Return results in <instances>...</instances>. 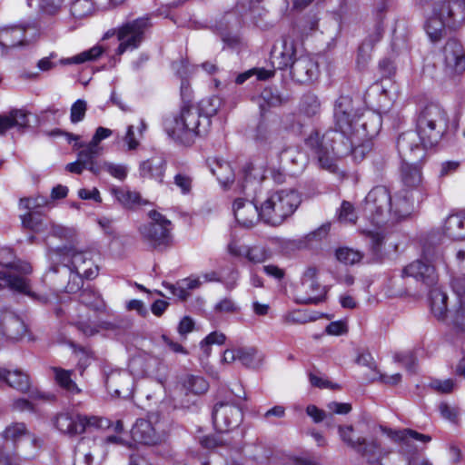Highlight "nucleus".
Returning a JSON list of instances; mask_svg holds the SVG:
<instances>
[{
    "mask_svg": "<svg viewBox=\"0 0 465 465\" xmlns=\"http://www.w3.org/2000/svg\"><path fill=\"white\" fill-rule=\"evenodd\" d=\"M238 361L248 368H256L261 362V355L255 348H240Z\"/></svg>",
    "mask_w": 465,
    "mask_h": 465,
    "instance_id": "obj_48",
    "label": "nucleus"
},
{
    "mask_svg": "<svg viewBox=\"0 0 465 465\" xmlns=\"http://www.w3.org/2000/svg\"><path fill=\"white\" fill-rule=\"evenodd\" d=\"M448 28L447 21L441 19L432 11L431 15L427 19L425 24L426 33L431 42L436 43L443 38L445 30Z\"/></svg>",
    "mask_w": 465,
    "mask_h": 465,
    "instance_id": "obj_36",
    "label": "nucleus"
},
{
    "mask_svg": "<svg viewBox=\"0 0 465 465\" xmlns=\"http://www.w3.org/2000/svg\"><path fill=\"white\" fill-rule=\"evenodd\" d=\"M56 383L71 394H78L81 390L72 380L73 371H67L59 367H52Z\"/></svg>",
    "mask_w": 465,
    "mask_h": 465,
    "instance_id": "obj_37",
    "label": "nucleus"
},
{
    "mask_svg": "<svg viewBox=\"0 0 465 465\" xmlns=\"http://www.w3.org/2000/svg\"><path fill=\"white\" fill-rule=\"evenodd\" d=\"M448 317L454 331L465 337V302L460 301L458 307L450 312Z\"/></svg>",
    "mask_w": 465,
    "mask_h": 465,
    "instance_id": "obj_43",
    "label": "nucleus"
},
{
    "mask_svg": "<svg viewBox=\"0 0 465 465\" xmlns=\"http://www.w3.org/2000/svg\"><path fill=\"white\" fill-rule=\"evenodd\" d=\"M371 150V140L367 141H361L359 143H355L352 144V147L351 150H349L347 153H345L341 157H343L345 155H348L351 153L353 157L356 160H362L365 156V154ZM337 155H334L333 163H335V158H337ZM335 167V163H333V166L331 169H328L329 171H332Z\"/></svg>",
    "mask_w": 465,
    "mask_h": 465,
    "instance_id": "obj_57",
    "label": "nucleus"
},
{
    "mask_svg": "<svg viewBox=\"0 0 465 465\" xmlns=\"http://www.w3.org/2000/svg\"><path fill=\"white\" fill-rule=\"evenodd\" d=\"M280 163L284 169L293 174L304 170L307 155L298 146H288L279 153Z\"/></svg>",
    "mask_w": 465,
    "mask_h": 465,
    "instance_id": "obj_27",
    "label": "nucleus"
},
{
    "mask_svg": "<svg viewBox=\"0 0 465 465\" xmlns=\"http://www.w3.org/2000/svg\"><path fill=\"white\" fill-rule=\"evenodd\" d=\"M150 26V18L143 16L126 22L118 27L116 35L120 44L116 49V54L122 55L126 51L138 48L144 39L145 31Z\"/></svg>",
    "mask_w": 465,
    "mask_h": 465,
    "instance_id": "obj_12",
    "label": "nucleus"
},
{
    "mask_svg": "<svg viewBox=\"0 0 465 465\" xmlns=\"http://www.w3.org/2000/svg\"><path fill=\"white\" fill-rule=\"evenodd\" d=\"M394 361L402 363L409 372H417V358L412 351L397 352Z\"/></svg>",
    "mask_w": 465,
    "mask_h": 465,
    "instance_id": "obj_59",
    "label": "nucleus"
},
{
    "mask_svg": "<svg viewBox=\"0 0 465 465\" xmlns=\"http://www.w3.org/2000/svg\"><path fill=\"white\" fill-rule=\"evenodd\" d=\"M383 28L379 23L376 27V31L374 35H371L367 38L362 45L359 48L358 54V61L361 58L364 63L368 61L370 55L368 54L369 50H371L374 45V43L379 42L382 37Z\"/></svg>",
    "mask_w": 465,
    "mask_h": 465,
    "instance_id": "obj_49",
    "label": "nucleus"
},
{
    "mask_svg": "<svg viewBox=\"0 0 465 465\" xmlns=\"http://www.w3.org/2000/svg\"><path fill=\"white\" fill-rule=\"evenodd\" d=\"M0 285L8 286L14 292L26 295L34 301L46 302L47 297L32 291L27 278L32 272V266L26 262L15 260V254L10 248L0 249Z\"/></svg>",
    "mask_w": 465,
    "mask_h": 465,
    "instance_id": "obj_6",
    "label": "nucleus"
},
{
    "mask_svg": "<svg viewBox=\"0 0 465 465\" xmlns=\"http://www.w3.org/2000/svg\"><path fill=\"white\" fill-rule=\"evenodd\" d=\"M225 335L222 332L213 331L207 335L204 340L201 341V347L206 355L210 353L209 346L211 344L221 345L225 341Z\"/></svg>",
    "mask_w": 465,
    "mask_h": 465,
    "instance_id": "obj_63",
    "label": "nucleus"
},
{
    "mask_svg": "<svg viewBox=\"0 0 465 465\" xmlns=\"http://www.w3.org/2000/svg\"><path fill=\"white\" fill-rule=\"evenodd\" d=\"M301 202V196L294 189L271 192L261 203V219L267 224L278 226L295 212Z\"/></svg>",
    "mask_w": 465,
    "mask_h": 465,
    "instance_id": "obj_7",
    "label": "nucleus"
},
{
    "mask_svg": "<svg viewBox=\"0 0 465 465\" xmlns=\"http://www.w3.org/2000/svg\"><path fill=\"white\" fill-rule=\"evenodd\" d=\"M21 221L25 228L35 232L44 230V223L40 216V212H28L27 213L21 215Z\"/></svg>",
    "mask_w": 465,
    "mask_h": 465,
    "instance_id": "obj_56",
    "label": "nucleus"
},
{
    "mask_svg": "<svg viewBox=\"0 0 465 465\" xmlns=\"http://www.w3.org/2000/svg\"><path fill=\"white\" fill-rule=\"evenodd\" d=\"M357 451L365 457L370 463L379 461L381 456V446L375 440H371L370 442L365 440V444L362 446L361 450Z\"/></svg>",
    "mask_w": 465,
    "mask_h": 465,
    "instance_id": "obj_55",
    "label": "nucleus"
},
{
    "mask_svg": "<svg viewBox=\"0 0 465 465\" xmlns=\"http://www.w3.org/2000/svg\"><path fill=\"white\" fill-rule=\"evenodd\" d=\"M70 11L76 19L90 16L94 12V0H73Z\"/></svg>",
    "mask_w": 465,
    "mask_h": 465,
    "instance_id": "obj_46",
    "label": "nucleus"
},
{
    "mask_svg": "<svg viewBox=\"0 0 465 465\" xmlns=\"http://www.w3.org/2000/svg\"><path fill=\"white\" fill-rule=\"evenodd\" d=\"M413 207L414 201L405 190L398 192L392 198L387 187L376 186L365 197L364 211L374 223L380 225L409 216Z\"/></svg>",
    "mask_w": 465,
    "mask_h": 465,
    "instance_id": "obj_4",
    "label": "nucleus"
},
{
    "mask_svg": "<svg viewBox=\"0 0 465 465\" xmlns=\"http://www.w3.org/2000/svg\"><path fill=\"white\" fill-rule=\"evenodd\" d=\"M228 252L234 257H245L252 263H262L270 258V252L264 246L242 245L236 241L228 244Z\"/></svg>",
    "mask_w": 465,
    "mask_h": 465,
    "instance_id": "obj_25",
    "label": "nucleus"
},
{
    "mask_svg": "<svg viewBox=\"0 0 465 465\" xmlns=\"http://www.w3.org/2000/svg\"><path fill=\"white\" fill-rule=\"evenodd\" d=\"M165 367L163 361L154 356H148L144 360V366H131L132 371L137 375H149L159 378L161 371Z\"/></svg>",
    "mask_w": 465,
    "mask_h": 465,
    "instance_id": "obj_38",
    "label": "nucleus"
},
{
    "mask_svg": "<svg viewBox=\"0 0 465 465\" xmlns=\"http://www.w3.org/2000/svg\"><path fill=\"white\" fill-rule=\"evenodd\" d=\"M25 332L26 326L16 313L6 309L0 311V334L9 340L17 341Z\"/></svg>",
    "mask_w": 465,
    "mask_h": 465,
    "instance_id": "obj_21",
    "label": "nucleus"
},
{
    "mask_svg": "<svg viewBox=\"0 0 465 465\" xmlns=\"http://www.w3.org/2000/svg\"><path fill=\"white\" fill-rule=\"evenodd\" d=\"M30 114L22 109H13L8 114H0V135L12 129L25 130L29 126Z\"/></svg>",
    "mask_w": 465,
    "mask_h": 465,
    "instance_id": "obj_30",
    "label": "nucleus"
},
{
    "mask_svg": "<svg viewBox=\"0 0 465 465\" xmlns=\"http://www.w3.org/2000/svg\"><path fill=\"white\" fill-rule=\"evenodd\" d=\"M91 440L82 439L75 448V461L74 465H93L94 456L92 452H84L85 447L89 446Z\"/></svg>",
    "mask_w": 465,
    "mask_h": 465,
    "instance_id": "obj_52",
    "label": "nucleus"
},
{
    "mask_svg": "<svg viewBox=\"0 0 465 465\" xmlns=\"http://www.w3.org/2000/svg\"><path fill=\"white\" fill-rule=\"evenodd\" d=\"M112 193L122 205L127 208L138 203L141 198L138 193L121 188H113Z\"/></svg>",
    "mask_w": 465,
    "mask_h": 465,
    "instance_id": "obj_50",
    "label": "nucleus"
},
{
    "mask_svg": "<svg viewBox=\"0 0 465 465\" xmlns=\"http://www.w3.org/2000/svg\"><path fill=\"white\" fill-rule=\"evenodd\" d=\"M359 101L355 103L350 95H341L334 105V128L327 130L322 135L317 131L312 132L305 140V143L317 158L320 163V151L330 148L331 144L338 143L345 138L348 134H351L352 126L356 124L361 108Z\"/></svg>",
    "mask_w": 465,
    "mask_h": 465,
    "instance_id": "obj_3",
    "label": "nucleus"
},
{
    "mask_svg": "<svg viewBox=\"0 0 465 465\" xmlns=\"http://www.w3.org/2000/svg\"><path fill=\"white\" fill-rule=\"evenodd\" d=\"M446 71L450 74H461L465 70V51L456 39H449L442 49Z\"/></svg>",
    "mask_w": 465,
    "mask_h": 465,
    "instance_id": "obj_19",
    "label": "nucleus"
},
{
    "mask_svg": "<svg viewBox=\"0 0 465 465\" xmlns=\"http://www.w3.org/2000/svg\"><path fill=\"white\" fill-rule=\"evenodd\" d=\"M339 219L341 222L354 223L356 222L357 216L355 214V211L353 205L347 202L343 201L340 209Z\"/></svg>",
    "mask_w": 465,
    "mask_h": 465,
    "instance_id": "obj_64",
    "label": "nucleus"
},
{
    "mask_svg": "<svg viewBox=\"0 0 465 465\" xmlns=\"http://www.w3.org/2000/svg\"><path fill=\"white\" fill-rule=\"evenodd\" d=\"M393 438L399 441L401 445V450L404 452H409L411 450H408L411 447V442L412 440H419L423 443H428L431 440V437L430 435L421 434L416 430L411 429H405L400 431H396L393 433Z\"/></svg>",
    "mask_w": 465,
    "mask_h": 465,
    "instance_id": "obj_35",
    "label": "nucleus"
},
{
    "mask_svg": "<svg viewBox=\"0 0 465 465\" xmlns=\"http://www.w3.org/2000/svg\"><path fill=\"white\" fill-rule=\"evenodd\" d=\"M54 425L61 433L74 436L83 433L86 427H108L109 421L96 416L88 417L73 411H63L54 417Z\"/></svg>",
    "mask_w": 465,
    "mask_h": 465,
    "instance_id": "obj_11",
    "label": "nucleus"
},
{
    "mask_svg": "<svg viewBox=\"0 0 465 465\" xmlns=\"http://www.w3.org/2000/svg\"><path fill=\"white\" fill-rule=\"evenodd\" d=\"M253 75H255L258 80H262V81L268 80L274 75V70H268V69H264V68H252L250 70H247V71L240 74L236 77L235 82L238 84H242L247 79L251 78Z\"/></svg>",
    "mask_w": 465,
    "mask_h": 465,
    "instance_id": "obj_51",
    "label": "nucleus"
},
{
    "mask_svg": "<svg viewBox=\"0 0 465 465\" xmlns=\"http://www.w3.org/2000/svg\"><path fill=\"white\" fill-rule=\"evenodd\" d=\"M49 272L61 273L64 278H68L67 283L64 286L68 293H75L83 288L85 277L79 272L71 271L68 267H60L59 264L52 265Z\"/></svg>",
    "mask_w": 465,
    "mask_h": 465,
    "instance_id": "obj_31",
    "label": "nucleus"
},
{
    "mask_svg": "<svg viewBox=\"0 0 465 465\" xmlns=\"http://www.w3.org/2000/svg\"><path fill=\"white\" fill-rule=\"evenodd\" d=\"M430 298L432 313L438 319H444L447 312V294L439 289H433L430 292Z\"/></svg>",
    "mask_w": 465,
    "mask_h": 465,
    "instance_id": "obj_40",
    "label": "nucleus"
},
{
    "mask_svg": "<svg viewBox=\"0 0 465 465\" xmlns=\"http://www.w3.org/2000/svg\"><path fill=\"white\" fill-rule=\"evenodd\" d=\"M172 66H173V69L175 70L176 73L182 78L180 91H181V98H182L183 105L193 104L191 103L192 97H193V91H192V88L190 86L188 80L184 78V74H186L185 63L183 60H180L177 62H173Z\"/></svg>",
    "mask_w": 465,
    "mask_h": 465,
    "instance_id": "obj_39",
    "label": "nucleus"
},
{
    "mask_svg": "<svg viewBox=\"0 0 465 465\" xmlns=\"http://www.w3.org/2000/svg\"><path fill=\"white\" fill-rule=\"evenodd\" d=\"M335 254L338 261L351 265L359 262L362 258V254L359 251L348 247L337 249Z\"/></svg>",
    "mask_w": 465,
    "mask_h": 465,
    "instance_id": "obj_54",
    "label": "nucleus"
},
{
    "mask_svg": "<svg viewBox=\"0 0 465 465\" xmlns=\"http://www.w3.org/2000/svg\"><path fill=\"white\" fill-rule=\"evenodd\" d=\"M74 148H82L77 153V159L82 163L86 170L90 171L95 175L101 173V163L97 162L96 159L102 154V147H94L89 143L83 144L82 143H75Z\"/></svg>",
    "mask_w": 465,
    "mask_h": 465,
    "instance_id": "obj_28",
    "label": "nucleus"
},
{
    "mask_svg": "<svg viewBox=\"0 0 465 465\" xmlns=\"http://www.w3.org/2000/svg\"><path fill=\"white\" fill-rule=\"evenodd\" d=\"M298 51L294 40L290 37H283L280 46H274L271 59L272 65L280 70L290 68L294 59L298 58Z\"/></svg>",
    "mask_w": 465,
    "mask_h": 465,
    "instance_id": "obj_22",
    "label": "nucleus"
},
{
    "mask_svg": "<svg viewBox=\"0 0 465 465\" xmlns=\"http://www.w3.org/2000/svg\"><path fill=\"white\" fill-rule=\"evenodd\" d=\"M93 254L92 251H80L75 247H64L55 252L62 263L60 267H68L71 271L79 272L87 280L98 275V267L94 263Z\"/></svg>",
    "mask_w": 465,
    "mask_h": 465,
    "instance_id": "obj_9",
    "label": "nucleus"
},
{
    "mask_svg": "<svg viewBox=\"0 0 465 465\" xmlns=\"http://www.w3.org/2000/svg\"><path fill=\"white\" fill-rule=\"evenodd\" d=\"M166 162L161 155H153L139 164V175L142 178L155 180L163 183Z\"/></svg>",
    "mask_w": 465,
    "mask_h": 465,
    "instance_id": "obj_29",
    "label": "nucleus"
},
{
    "mask_svg": "<svg viewBox=\"0 0 465 465\" xmlns=\"http://www.w3.org/2000/svg\"><path fill=\"white\" fill-rule=\"evenodd\" d=\"M444 233L447 237L460 241L465 239V214L457 213L450 215L444 224Z\"/></svg>",
    "mask_w": 465,
    "mask_h": 465,
    "instance_id": "obj_33",
    "label": "nucleus"
},
{
    "mask_svg": "<svg viewBox=\"0 0 465 465\" xmlns=\"http://www.w3.org/2000/svg\"><path fill=\"white\" fill-rule=\"evenodd\" d=\"M150 222L142 223L137 231L140 240L150 250H163L171 245L172 223L157 211H150L148 213Z\"/></svg>",
    "mask_w": 465,
    "mask_h": 465,
    "instance_id": "obj_8",
    "label": "nucleus"
},
{
    "mask_svg": "<svg viewBox=\"0 0 465 465\" xmlns=\"http://www.w3.org/2000/svg\"><path fill=\"white\" fill-rule=\"evenodd\" d=\"M296 302L301 304H317L324 301L326 288L317 280V270L309 267L302 274L300 286L297 287Z\"/></svg>",
    "mask_w": 465,
    "mask_h": 465,
    "instance_id": "obj_14",
    "label": "nucleus"
},
{
    "mask_svg": "<svg viewBox=\"0 0 465 465\" xmlns=\"http://www.w3.org/2000/svg\"><path fill=\"white\" fill-rule=\"evenodd\" d=\"M79 298L81 303L91 308L94 312L102 311L104 308V304L100 294L92 289H84L81 292Z\"/></svg>",
    "mask_w": 465,
    "mask_h": 465,
    "instance_id": "obj_44",
    "label": "nucleus"
},
{
    "mask_svg": "<svg viewBox=\"0 0 465 465\" xmlns=\"http://www.w3.org/2000/svg\"><path fill=\"white\" fill-rule=\"evenodd\" d=\"M134 440L146 445L160 443L166 435V426L157 412H151L146 419H139L131 430Z\"/></svg>",
    "mask_w": 465,
    "mask_h": 465,
    "instance_id": "obj_10",
    "label": "nucleus"
},
{
    "mask_svg": "<svg viewBox=\"0 0 465 465\" xmlns=\"http://www.w3.org/2000/svg\"><path fill=\"white\" fill-rule=\"evenodd\" d=\"M432 11L447 21L449 29H457L465 21V0H439L434 3Z\"/></svg>",
    "mask_w": 465,
    "mask_h": 465,
    "instance_id": "obj_16",
    "label": "nucleus"
},
{
    "mask_svg": "<svg viewBox=\"0 0 465 465\" xmlns=\"http://www.w3.org/2000/svg\"><path fill=\"white\" fill-rule=\"evenodd\" d=\"M32 29L21 25L0 28V46L3 49H12L26 45L29 43L28 30Z\"/></svg>",
    "mask_w": 465,
    "mask_h": 465,
    "instance_id": "obj_26",
    "label": "nucleus"
},
{
    "mask_svg": "<svg viewBox=\"0 0 465 465\" xmlns=\"http://www.w3.org/2000/svg\"><path fill=\"white\" fill-rule=\"evenodd\" d=\"M48 204L47 198L44 196H36L35 198H22L19 202V207L29 212H38L39 208Z\"/></svg>",
    "mask_w": 465,
    "mask_h": 465,
    "instance_id": "obj_61",
    "label": "nucleus"
},
{
    "mask_svg": "<svg viewBox=\"0 0 465 465\" xmlns=\"http://www.w3.org/2000/svg\"><path fill=\"white\" fill-rule=\"evenodd\" d=\"M183 388L186 394L200 395L208 391L209 383L202 376L187 375L183 381Z\"/></svg>",
    "mask_w": 465,
    "mask_h": 465,
    "instance_id": "obj_41",
    "label": "nucleus"
},
{
    "mask_svg": "<svg viewBox=\"0 0 465 465\" xmlns=\"http://www.w3.org/2000/svg\"><path fill=\"white\" fill-rule=\"evenodd\" d=\"M104 52V49L101 45H94L89 50L84 51L73 57L67 58L64 63L71 64H83L87 61H94L98 59L103 53Z\"/></svg>",
    "mask_w": 465,
    "mask_h": 465,
    "instance_id": "obj_47",
    "label": "nucleus"
},
{
    "mask_svg": "<svg viewBox=\"0 0 465 465\" xmlns=\"http://www.w3.org/2000/svg\"><path fill=\"white\" fill-rule=\"evenodd\" d=\"M440 253L438 251L430 252V248L423 250V258L426 260H416L402 270L404 277H412L416 281L422 282L425 286L430 287L436 283L438 276L432 261L440 258Z\"/></svg>",
    "mask_w": 465,
    "mask_h": 465,
    "instance_id": "obj_13",
    "label": "nucleus"
},
{
    "mask_svg": "<svg viewBox=\"0 0 465 465\" xmlns=\"http://www.w3.org/2000/svg\"><path fill=\"white\" fill-rule=\"evenodd\" d=\"M5 444L0 448V465H18L17 456L8 446V441L14 444L29 437V431L23 422H15L6 427L3 432Z\"/></svg>",
    "mask_w": 465,
    "mask_h": 465,
    "instance_id": "obj_17",
    "label": "nucleus"
},
{
    "mask_svg": "<svg viewBox=\"0 0 465 465\" xmlns=\"http://www.w3.org/2000/svg\"><path fill=\"white\" fill-rule=\"evenodd\" d=\"M338 432L341 440L355 450H361L365 444V438L356 435L351 425L339 426Z\"/></svg>",
    "mask_w": 465,
    "mask_h": 465,
    "instance_id": "obj_42",
    "label": "nucleus"
},
{
    "mask_svg": "<svg viewBox=\"0 0 465 465\" xmlns=\"http://www.w3.org/2000/svg\"><path fill=\"white\" fill-rule=\"evenodd\" d=\"M233 213L238 223L246 228L252 227L261 219L260 207L244 199L234 201Z\"/></svg>",
    "mask_w": 465,
    "mask_h": 465,
    "instance_id": "obj_24",
    "label": "nucleus"
},
{
    "mask_svg": "<svg viewBox=\"0 0 465 465\" xmlns=\"http://www.w3.org/2000/svg\"><path fill=\"white\" fill-rule=\"evenodd\" d=\"M449 118L445 110L438 104H430L423 107L416 120V132L401 134L397 140V149L404 157L414 154L422 159L425 149L436 145L447 133Z\"/></svg>",
    "mask_w": 465,
    "mask_h": 465,
    "instance_id": "obj_1",
    "label": "nucleus"
},
{
    "mask_svg": "<svg viewBox=\"0 0 465 465\" xmlns=\"http://www.w3.org/2000/svg\"><path fill=\"white\" fill-rule=\"evenodd\" d=\"M101 172L105 171L114 178L123 181L126 178L128 173V166L124 163H114L111 162H102Z\"/></svg>",
    "mask_w": 465,
    "mask_h": 465,
    "instance_id": "obj_53",
    "label": "nucleus"
},
{
    "mask_svg": "<svg viewBox=\"0 0 465 465\" xmlns=\"http://www.w3.org/2000/svg\"><path fill=\"white\" fill-rule=\"evenodd\" d=\"M210 170L213 175L216 176L219 183L226 186L234 180V173L230 163L213 159L209 163Z\"/></svg>",
    "mask_w": 465,
    "mask_h": 465,
    "instance_id": "obj_34",
    "label": "nucleus"
},
{
    "mask_svg": "<svg viewBox=\"0 0 465 465\" xmlns=\"http://www.w3.org/2000/svg\"><path fill=\"white\" fill-rule=\"evenodd\" d=\"M402 158V164L401 166V180L405 187V190L409 196L413 197L412 194H410V190L418 189L422 183V173L420 167L418 166L414 163H409V161H420V159L414 158V154H410L409 156L404 157L400 154ZM414 200V198H412Z\"/></svg>",
    "mask_w": 465,
    "mask_h": 465,
    "instance_id": "obj_23",
    "label": "nucleus"
},
{
    "mask_svg": "<svg viewBox=\"0 0 465 465\" xmlns=\"http://www.w3.org/2000/svg\"><path fill=\"white\" fill-rule=\"evenodd\" d=\"M133 378L124 370H113L105 376V386L108 392L115 397H126L133 390Z\"/></svg>",
    "mask_w": 465,
    "mask_h": 465,
    "instance_id": "obj_20",
    "label": "nucleus"
},
{
    "mask_svg": "<svg viewBox=\"0 0 465 465\" xmlns=\"http://www.w3.org/2000/svg\"><path fill=\"white\" fill-rule=\"evenodd\" d=\"M243 419L242 410L228 402H218L213 411V422L217 431L223 433L237 428Z\"/></svg>",
    "mask_w": 465,
    "mask_h": 465,
    "instance_id": "obj_15",
    "label": "nucleus"
},
{
    "mask_svg": "<svg viewBox=\"0 0 465 465\" xmlns=\"http://www.w3.org/2000/svg\"><path fill=\"white\" fill-rule=\"evenodd\" d=\"M321 110V103L313 94H306L300 102V111L308 117L317 115Z\"/></svg>",
    "mask_w": 465,
    "mask_h": 465,
    "instance_id": "obj_45",
    "label": "nucleus"
},
{
    "mask_svg": "<svg viewBox=\"0 0 465 465\" xmlns=\"http://www.w3.org/2000/svg\"><path fill=\"white\" fill-rule=\"evenodd\" d=\"M293 81L299 84H310L319 74L318 63L308 54H300L290 67Z\"/></svg>",
    "mask_w": 465,
    "mask_h": 465,
    "instance_id": "obj_18",
    "label": "nucleus"
},
{
    "mask_svg": "<svg viewBox=\"0 0 465 465\" xmlns=\"http://www.w3.org/2000/svg\"><path fill=\"white\" fill-rule=\"evenodd\" d=\"M87 111V103L85 100L78 99L71 106L70 109V121L73 124H77L84 119Z\"/></svg>",
    "mask_w": 465,
    "mask_h": 465,
    "instance_id": "obj_60",
    "label": "nucleus"
},
{
    "mask_svg": "<svg viewBox=\"0 0 465 465\" xmlns=\"http://www.w3.org/2000/svg\"><path fill=\"white\" fill-rule=\"evenodd\" d=\"M0 381H5L10 387L23 393L27 392L30 389L28 375L20 370L9 371L0 368Z\"/></svg>",
    "mask_w": 465,
    "mask_h": 465,
    "instance_id": "obj_32",
    "label": "nucleus"
},
{
    "mask_svg": "<svg viewBox=\"0 0 465 465\" xmlns=\"http://www.w3.org/2000/svg\"><path fill=\"white\" fill-rule=\"evenodd\" d=\"M220 104L219 98L203 100L198 105H182L178 114L164 120L167 134L183 145L193 143L197 136L207 133L211 125L210 118L216 114Z\"/></svg>",
    "mask_w": 465,
    "mask_h": 465,
    "instance_id": "obj_2",
    "label": "nucleus"
},
{
    "mask_svg": "<svg viewBox=\"0 0 465 465\" xmlns=\"http://www.w3.org/2000/svg\"><path fill=\"white\" fill-rule=\"evenodd\" d=\"M381 124L382 119L380 114L374 111L362 112L356 119V124L352 126L351 134H348L341 142L331 144L330 148L320 151V166L323 169H331L333 166L334 155H343L351 149L355 143L371 140L381 131Z\"/></svg>",
    "mask_w": 465,
    "mask_h": 465,
    "instance_id": "obj_5",
    "label": "nucleus"
},
{
    "mask_svg": "<svg viewBox=\"0 0 465 465\" xmlns=\"http://www.w3.org/2000/svg\"><path fill=\"white\" fill-rule=\"evenodd\" d=\"M363 234L368 239L371 248L373 251L374 253H378L383 244L384 242V235L382 232L379 231H363Z\"/></svg>",
    "mask_w": 465,
    "mask_h": 465,
    "instance_id": "obj_62",
    "label": "nucleus"
},
{
    "mask_svg": "<svg viewBox=\"0 0 465 465\" xmlns=\"http://www.w3.org/2000/svg\"><path fill=\"white\" fill-rule=\"evenodd\" d=\"M261 112L263 113L268 107L276 106L281 104L279 95H275L271 90H264L260 96L256 98Z\"/></svg>",
    "mask_w": 465,
    "mask_h": 465,
    "instance_id": "obj_58",
    "label": "nucleus"
}]
</instances>
